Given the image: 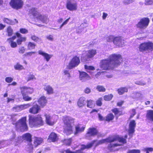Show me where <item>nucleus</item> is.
Here are the masks:
<instances>
[{
	"mask_svg": "<svg viewBox=\"0 0 153 153\" xmlns=\"http://www.w3.org/2000/svg\"><path fill=\"white\" fill-rule=\"evenodd\" d=\"M16 36L18 38L16 41L17 44L20 45L22 44L23 42L25 41L26 40V38L25 37H22L21 34L18 32H16Z\"/></svg>",
	"mask_w": 153,
	"mask_h": 153,
	"instance_id": "obj_21",
	"label": "nucleus"
},
{
	"mask_svg": "<svg viewBox=\"0 0 153 153\" xmlns=\"http://www.w3.org/2000/svg\"><path fill=\"white\" fill-rule=\"evenodd\" d=\"M59 139L57 134L54 132H51L49 135L48 140L50 142H57Z\"/></svg>",
	"mask_w": 153,
	"mask_h": 153,
	"instance_id": "obj_18",
	"label": "nucleus"
},
{
	"mask_svg": "<svg viewBox=\"0 0 153 153\" xmlns=\"http://www.w3.org/2000/svg\"><path fill=\"white\" fill-rule=\"evenodd\" d=\"M144 151L146 152V153H149L153 151V148L152 147H149L146 148L144 149Z\"/></svg>",
	"mask_w": 153,
	"mask_h": 153,
	"instance_id": "obj_53",
	"label": "nucleus"
},
{
	"mask_svg": "<svg viewBox=\"0 0 153 153\" xmlns=\"http://www.w3.org/2000/svg\"><path fill=\"white\" fill-rule=\"evenodd\" d=\"M19 31L22 34H25L28 33V30L25 28H20Z\"/></svg>",
	"mask_w": 153,
	"mask_h": 153,
	"instance_id": "obj_57",
	"label": "nucleus"
},
{
	"mask_svg": "<svg viewBox=\"0 0 153 153\" xmlns=\"http://www.w3.org/2000/svg\"><path fill=\"white\" fill-rule=\"evenodd\" d=\"M146 120L149 122H153V110H147L146 115Z\"/></svg>",
	"mask_w": 153,
	"mask_h": 153,
	"instance_id": "obj_20",
	"label": "nucleus"
},
{
	"mask_svg": "<svg viewBox=\"0 0 153 153\" xmlns=\"http://www.w3.org/2000/svg\"><path fill=\"white\" fill-rule=\"evenodd\" d=\"M117 91L119 95H122L125 92H128V89L126 87H122L118 89Z\"/></svg>",
	"mask_w": 153,
	"mask_h": 153,
	"instance_id": "obj_37",
	"label": "nucleus"
},
{
	"mask_svg": "<svg viewBox=\"0 0 153 153\" xmlns=\"http://www.w3.org/2000/svg\"><path fill=\"white\" fill-rule=\"evenodd\" d=\"M22 137L24 140L29 143H31L32 142V136L30 133H27L24 134L22 135Z\"/></svg>",
	"mask_w": 153,
	"mask_h": 153,
	"instance_id": "obj_25",
	"label": "nucleus"
},
{
	"mask_svg": "<svg viewBox=\"0 0 153 153\" xmlns=\"http://www.w3.org/2000/svg\"><path fill=\"white\" fill-rule=\"evenodd\" d=\"M99 132L97 127H91L89 128L86 132L85 137H86L95 136L98 135Z\"/></svg>",
	"mask_w": 153,
	"mask_h": 153,
	"instance_id": "obj_13",
	"label": "nucleus"
},
{
	"mask_svg": "<svg viewBox=\"0 0 153 153\" xmlns=\"http://www.w3.org/2000/svg\"><path fill=\"white\" fill-rule=\"evenodd\" d=\"M44 89L46 91L47 94H48L50 95L54 93L53 89L50 85H44Z\"/></svg>",
	"mask_w": 153,
	"mask_h": 153,
	"instance_id": "obj_31",
	"label": "nucleus"
},
{
	"mask_svg": "<svg viewBox=\"0 0 153 153\" xmlns=\"http://www.w3.org/2000/svg\"><path fill=\"white\" fill-rule=\"evenodd\" d=\"M45 120L47 124L49 126H52L56 123L55 121L52 120L51 117L49 115H46Z\"/></svg>",
	"mask_w": 153,
	"mask_h": 153,
	"instance_id": "obj_33",
	"label": "nucleus"
},
{
	"mask_svg": "<svg viewBox=\"0 0 153 153\" xmlns=\"http://www.w3.org/2000/svg\"><path fill=\"white\" fill-rule=\"evenodd\" d=\"M35 79H36V78L34 75L33 74H30L28 75V77L27 79V81L28 82Z\"/></svg>",
	"mask_w": 153,
	"mask_h": 153,
	"instance_id": "obj_49",
	"label": "nucleus"
},
{
	"mask_svg": "<svg viewBox=\"0 0 153 153\" xmlns=\"http://www.w3.org/2000/svg\"><path fill=\"white\" fill-rule=\"evenodd\" d=\"M72 139L71 138L64 139L62 140L61 142L64 145L67 146H70L72 142Z\"/></svg>",
	"mask_w": 153,
	"mask_h": 153,
	"instance_id": "obj_38",
	"label": "nucleus"
},
{
	"mask_svg": "<svg viewBox=\"0 0 153 153\" xmlns=\"http://www.w3.org/2000/svg\"><path fill=\"white\" fill-rule=\"evenodd\" d=\"M13 80V78L11 77H7L5 79V81L7 83H10Z\"/></svg>",
	"mask_w": 153,
	"mask_h": 153,
	"instance_id": "obj_54",
	"label": "nucleus"
},
{
	"mask_svg": "<svg viewBox=\"0 0 153 153\" xmlns=\"http://www.w3.org/2000/svg\"><path fill=\"white\" fill-rule=\"evenodd\" d=\"M64 133L67 135H69L73 132L72 123H74V119L71 117L65 116L63 118Z\"/></svg>",
	"mask_w": 153,
	"mask_h": 153,
	"instance_id": "obj_4",
	"label": "nucleus"
},
{
	"mask_svg": "<svg viewBox=\"0 0 153 153\" xmlns=\"http://www.w3.org/2000/svg\"><path fill=\"white\" fill-rule=\"evenodd\" d=\"M138 48L140 52L152 51H153V42L151 41L143 42L139 45Z\"/></svg>",
	"mask_w": 153,
	"mask_h": 153,
	"instance_id": "obj_7",
	"label": "nucleus"
},
{
	"mask_svg": "<svg viewBox=\"0 0 153 153\" xmlns=\"http://www.w3.org/2000/svg\"><path fill=\"white\" fill-rule=\"evenodd\" d=\"M113 97V95L112 94H110L105 95L103 98L105 101H109L112 99Z\"/></svg>",
	"mask_w": 153,
	"mask_h": 153,
	"instance_id": "obj_41",
	"label": "nucleus"
},
{
	"mask_svg": "<svg viewBox=\"0 0 153 153\" xmlns=\"http://www.w3.org/2000/svg\"><path fill=\"white\" fill-rule=\"evenodd\" d=\"M127 135H125L124 137H120L119 135H114L108 137L105 139L100 140L97 143L95 146L104 143L105 142L111 143L118 141L119 143L122 144H125L126 143V139L127 138Z\"/></svg>",
	"mask_w": 153,
	"mask_h": 153,
	"instance_id": "obj_2",
	"label": "nucleus"
},
{
	"mask_svg": "<svg viewBox=\"0 0 153 153\" xmlns=\"http://www.w3.org/2000/svg\"><path fill=\"white\" fill-rule=\"evenodd\" d=\"M150 22V19L148 17H144L141 19L136 25L137 28L140 29H146L148 26Z\"/></svg>",
	"mask_w": 153,
	"mask_h": 153,
	"instance_id": "obj_9",
	"label": "nucleus"
},
{
	"mask_svg": "<svg viewBox=\"0 0 153 153\" xmlns=\"http://www.w3.org/2000/svg\"><path fill=\"white\" fill-rule=\"evenodd\" d=\"M16 130L24 132L28 130V127L27 123V117L25 116L21 117L15 123Z\"/></svg>",
	"mask_w": 153,
	"mask_h": 153,
	"instance_id": "obj_5",
	"label": "nucleus"
},
{
	"mask_svg": "<svg viewBox=\"0 0 153 153\" xmlns=\"http://www.w3.org/2000/svg\"><path fill=\"white\" fill-rule=\"evenodd\" d=\"M79 77L81 80L88 79L90 78V76L85 72L79 71Z\"/></svg>",
	"mask_w": 153,
	"mask_h": 153,
	"instance_id": "obj_28",
	"label": "nucleus"
},
{
	"mask_svg": "<svg viewBox=\"0 0 153 153\" xmlns=\"http://www.w3.org/2000/svg\"><path fill=\"white\" fill-rule=\"evenodd\" d=\"M124 41L122 36H115L113 43L116 46L119 47L122 45V41Z\"/></svg>",
	"mask_w": 153,
	"mask_h": 153,
	"instance_id": "obj_17",
	"label": "nucleus"
},
{
	"mask_svg": "<svg viewBox=\"0 0 153 153\" xmlns=\"http://www.w3.org/2000/svg\"><path fill=\"white\" fill-rule=\"evenodd\" d=\"M104 71H99L95 75V76L97 78H98L100 76L101 74L104 73Z\"/></svg>",
	"mask_w": 153,
	"mask_h": 153,
	"instance_id": "obj_61",
	"label": "nucleus"
},
{
	"mask_svg": "<svg viewBox=\"0 0 153 153\" xmlns=\"http://www.w3.org/2000/svg\"><path fill=\"white\" fill-rule=\"evenodd\" d=\"M140 151L139 149H132L129 151V153H140Z\"/></svg>",
	"mask_w": 153,
	"mask_h": 153,
	"instance_id": "obj_56",
	"label": "nucleus"
},
{
	"mask_svg": "<svg viewBox=\"0 0 153 153\" xmlns=\"http://www.w3.org/2000/svg\"><path fill=\"white\" fill-rule=\"evenodd\" d=\"M4 22L8 24H10L11 22V21L10 20L7 18H4Z\"/></svg>",
	"mask_w": 153,
	"mask_h": 153,
	"instance_id": "obj_62",
	"label": "nucleus"
},
{
	"mask_svg": "<svg viewBox=\"0 0 153 153\" xmlns=\"http://www.w3.org/2000/svg\"><path fill=\"white\" fill-rule=\"evenodd\" d=\"M31 105L30 103L22 105L19 106V107L22 110L27 109L31 106Z\"/></svg>",
	"mask_w": 153,
	"mask_h": 153,
	"instance_id": "obj_43",
	"label": "nucleus"
},
{
	"mask_svg": "<svg viewBox=\"0 0 153 153\" xmlns=\"http://www.w3.org/2000/svg\"><path fill=\"white\" fill-rule=\"evenodd\" d=\"M85 68L87 70L94 71L95 69V68L92 66H88L87 65H84Z\"/></svg>",
	"mask_w": 153,
	"mask_h": 153,
	"instance_id": "obj_48",
	"label": "nucleus"
},
{
	"mask_svg": "<svg viewBox=\"0 0 153 153\" xmlns=\"http://www.w3.org/2000/svg\"><path fill=\"white\" fill-rule=\"evenodd\" d=\"M98 117L99 120L101 121H105V118L103 117L100 114H98Z\"/></svg>",
	"mask_w": 153,
	"mask_h": 153,
	"instance_id": "obj_59",
	"label": "nucleus"
},
{
	"mask_svg": "<svg viewBox=\"0 0 153 153\" xmlns=\"http://www.w3.org/2000/svg\"><path fill=\"white\" fill-rule=\"evenodd\" d=\"M16 38V36H14L8 38L7 39V41L12 48H14L17 46L16 42L14 41Z\"/></svg>",
	"mask_w": 153,
	"mask_h": 153,
	"instance_id": "obj_19",
	"label": "nucleus"
},
{
	"mask_svg": "<svg viewBox=\"0 0 153 153\" xmlns=\"http://www.w3.org/2000/svg\"><path fill=\"white\" fill-rule=\"evenodd\" d=\"M87 106L90 108H92L95 106V104L94 100L90 99L86 100Z\"/></svg>",
	"mask_w": 153,
	"mask_h": 153,
	"instance_id": "obj_36",
	"label": "nucleus"
},
{
	"mask_svg": "<svg viewBox=\"0 0 153 153\" xmlns=\"http://www.w3.org/2000/svg\"><path fill=\"white\" fill-rule=\"evenodd\" d=\"M41 110V108L37 104H36L31 107L29 110V112L33 114H36Z\"/></svg>",
	"mask_w": 153,
	"mask_h": 153,
	"instance_id": "obj_16",
	"label": "nucleus"
},
{
	"mask_svg": "<svg viewBox=\"0 0 153 153\" xmlns=\"http://www.w3.org/2000/svg\"><path fill=\"white\" fill-rule=\"evenodd\" d=\"M66 7L70 11L76 10L78 8L77 4L75 0H67Z\"/></svg>",
	"mask_w": 153,
	"mask_h": 153,
	"instance_id": "obj_12",
	"label": "nucleus"
},
{
	"mask_svg": "<svg viewBox=\"0 0 153 153\" xmlns=\"http://www.w3.org/2000/svg\"><path fill=\"white\" fill-rule=\"evenodd\" d=\"M70 18H71L70 17H69L65 20L60 26V28H61L63 26L66 25L67 23L69 20L70 19Z\"/></svg>",
	"mask_w": 153,
	"mask_h": 153,
	"instance_id": "obj_58",
	"label": "nucleus"
},
{
	"mask_svg": "<svg viewBox=\"0 0 153 153\" xmlns=\"http://www.w3.org/2000/svg\"><path fill=\"white\" fill-rule=\"evenodd\" d=\"M136 125V123L134 120H132L130 122L129 125L128 134L131 137L132 136L133 134L135 131V128Z\"/></svg>",
	"mask_w": 153,
	"mask_h": 153,
	"instance_id": "obj_15",
	"label": "nucleus"
},
{
	"mask_svg": "<svg viewBox=\"0 0 153 153\" xmlns=\"http://www.w3.org/2000/svg\"><path fill=\"white\" fill-rule=\"evenodd\" d=\"M91 92V90L88 88H86L84 90V92L87 94H88Z\"/></svg>",
	"mask_w": 153,
	"mask_h": 153,
	"instance_id": "obj_64",
	"label": "nucleus"
},
{
	"mask_svg": "<svg viewBox=\"0 0 153 153\" xmlns=\"http://www.w3.org/2000/svg\"><path fill=\"white\" fill-rule=\"evenodd\" d=\"M124 101L123 100H121L119 101L117 103V105L119 107H121L123 104Z\"/></svg>",
	"mask_w": 153,
	"mask_h": 153,
	"instance_id": "obj_60",
	"label": "nucleus"
},
{
	"mask_svg": "<svg viewBox=\"0 0 153 153\" xmlns=\"http://www.w3.org/2000/svg\"><path fill=\"white\" fill-rule=\"evenodd\" d=\"M28 147L31 150H33V145L32 143V142L31 143H29L28 144Z\"/></svg>",
	"mask_w": 153,
	"mask_h": 153,
	"instance_id": "obj_63",
	"label": "nucleus"
},
{
	"mask_svg": "<svg viewBox=\"0 0 153 153\" xmlns=\"http://www.w3.org/2000/svg\"><path fill=\"white\" fill-rule=\"evenodd\" d=\"M28 117L29 125L30 127H40L45 124L41 114H39L35 116L29 115Z\"/></svg>",
	"mask_w": 153,
	"mask_h": 153,
	"instance_id": "obj_3",
	"label": "nucleus"
},
{
	"mask_svg": "<svg viewBox=\"0 0 153 153\" xmlns=\"http://www.w3.org/2000/svg\"><path fill=\"white\" fill-rule=\"evenodd\" d=\"M111 111L114 113L116 117H118L123 114L122 111L120 110L119 108H113L111 109Z\"/></svg>",
	"mask_w": 153,
	"mask_h": 153,
	"instance_id": "obj_29",
	"label": "nucleus"
},
{
	"mask_svg": "<svg viewBox=\"0 0 153 153\" xmlns=\"http://www.w3.org/2000/svg\"><path fill=\"white\" fill-rule=\"evenodd\" d=\"M86 103V98L83 97H80L78 100L77 105L79 107H83Z\"/></svg>",
	"mask_w": 153,
	"mask_h": 153,
	"instance_id": "obj_23",
	"label": "nucleus"
},
{
	"mask_svg": "<svg viewBox=\"0 0 153 153\" xmlns=\"http://www.w3.org/2000/svg\"><path fill=\"white\" fill-rule=\"evenodd\" d=\"M14 69L16 70H21L25 69L23 66L20 65L19 63H17L14 66Z\"/></svg>",
	"mask_w": 153,
	"mask_h": 153,
	"instance_id": "obj_42",
	"label": "nucleus"
},
{
	"mask_svg": "<svg viewBox=\"0 0 153 153\" xmlns=\"http://www.w3.org/2000/svg\"><path fill=\"white\" fill-rule=\"evenodd\" d=\"M103 99L101 97L99 98L96 101V103L97 106H101L102 105V101Z\"/></svg>",
	"mask_w": 153,
	"mask_h": 153,
	"instance_id": "obj_45",
	"label": "nucleus"
},
{
	"mask_svg": "<svg viewBox=\"0 0 153 153\" xmlns=\"http://www.w3.org/2000/svg\"><path fill=\"white\" fill-rule=\"evenodd\" d=\"M9 4L12 8L18 10L22 8L24 2L22 0H10Z\"/></svg>",
	"mask_w": 153,
	"mask_h": 153,
	"instance_id": "obj_11",
	"label": "nucleus"
},
{
	"mask_svg": "<svg viewBox=\"0 0 153 153\" xmlns=\"http://www.w3.org/2000/svg\"><path fill=\"white\" fill-rule=\"evenodd\" d=\"M37 102L40 107L43 108L47 105L48 103L47 98L45 96L42 95L37 100Z\"/></svg>",
	"mask_w": 153,
	"mask_h": 153,
	"instance_id": "obj_14",
	"label": "nucleus"
},
{
	"mask_svg": "<svg viewBox=\"0 0 153 153\" xmlns=\"http://www.w3.org/2000/svg\"><path fill=\"white\" fill-rule=\"evenodd\" d=\"M97 141V140H94L92 141L91 143H88L86 145L87 149H89L91 148L93 146V144Z\"/></svg>",
	"mask_w": 153,
	"mask_h": 153,
	"instance_id": "obj_47",
	"label": "nucleus"
},
{
	"mask_svg": "<svg viewBox=\"0 0 153 153\" xmlns=\"http://www.w3.org/2000/svg\"><path fill=\"white\" fill-rule=\"evenodd\" d=\"M145 4L146 5H153V0H145Z\"/></svg>",
	"mask_w": 153,
	"mask_h": 153,
	"instance_id": "obj_51",
	"label": "nucleus"
},
{
	"mask_svg": "<svg viewBox=\"0 0 153 153\" xmlns=\"http://www.w3.org/2000/svg\"><path fill=\"white\" fill-rule=\"evenodd\" d=\"M35 139L33 142V146L35 148L37 147L41 144L43 141V138L40 137H34Z\"/></svg>",
	"mask_w": 153,
	"mask_h": 153,
	"instance_id": "obj_22",
	"label": "nucleus"
},
{
	"mask_svg": "<svg viewBox=\"0 0 153 153\" xmlns=\"http://www.w3.org/2000/svg\"><path fill=\"white\" fill-rule=\"evenodd\" d=\"M38 20H39L43 23L47 24L49 21V19L48 16L45 15H42L41 14L37 17Z\"/></svg>",
	"mask_w": 153,
	"mask_h": 153,
	"instance_id": "obj_24",
	"label": "nucleus"
},
{
	"mask_svg": "<svg viewBox=\"0 0 153 153\" xmlns=\"http://www.w3.org/2000/svg\"><path fill=\"white\" fill-rule=\"evenodd\" d=\"M80 63V60L79 57L74 56L70 61L68 65L67 66V68L71 69L77 67Z\"/></svg>",
	"mask_w": 153,
	"mask_h": 153,
	"instance_id": "obj_10",
	"label": "nucleus"
},
{
	"mask_svg": "<svg viewBox=\"0 0 153 153\" xmlns=\"http://www.w3.org/2000/svg\"><path fill=\"white\" fill-rule=\"evenodd\" d=\"M38 53L39 54L43 56L47 62H48L52 56V55L45 53L41 50L38 51Z\"/></svg>",
	"mask_w": 153,
	"mask_h": 153,
	"instance_id": "obj_30",
	"label": "nucleus"
},
{
	"mask_svg": "<svg viewBox=\"0 0 153 153\" xmlns=\"http://www.w3.org/2000/svg\"><path fill=\"white\" fill-rule=\"evenodd\" d=\"M29 13L31 14L34 18L37 19V17L39 16L40 13L37 10V9L34 7L30 9L29 10Z\"/></svg>",
	"mask_w": 153,
	"mask_h": 153,
	"instance_id": "obj_32",
	"label": "nucleus"
},
{
	"mask_svg": "<svg viewBox=\"0 0 153 153\" xmlns=\"http://www.w3.org/2000/svg\"><path fill=\"white\" fill-rule=\"evenodd\" d=\"M61 152V153H84L80 149L75 151H72L69 149L62 151Z\"/></svg>",
	"mask_w": 153,
	"mask_h": 153,
	"instance_id": "obj_34",
	"label": "nucleus"
},
{
	"mask_svg": "<svg viewBox=\"0 0 153 153\" xmlns=\"http://www.w3.org/2000/svg\"><path fill=\"white\" fill-rule=\"evenodd\" d=\"M121 145V144L118 143H111L108 146L107 149L110 152H114L118 151V149H115L114 148L117 146H120Z\"/></svg>",
	"mask_w": 153,
	"mask_h": 153,
	"instance_id": "obj_27",
	"label": "nucleus"
},
{
	"mask_svg": "<svg viewBox=\"0 0 153 153\" xmlns=\"http://www.w3.org/2000/svg\"><path fill=\"white\" fill-rule=\"evenodd\" d=\"M115 36L113 35H110L108 36L106 38L107 41L108 42H113V41Z\"/></svg>",
	"mask_w": 153,
	"mask_h": 153,
	"instance_id": "obj_46",
	"label": "nucleus"
},
{
	"mask_svg": "<svg viewBox=\"0 0 153 153\" xmlns=\"http://www.w3.org/2000/svg\"><path fill=\"white\" fill-rule=\"evenodd\" d=\"M6 31L8 36H11L13 34V30L11 26H8L7 27Z\"/></svg>",
	"mask_w": 153,
	"mask_h": 153,
	"instance_id": "obj_39",
	"label": "nucleus"
},
{
	"mask_svg": "<svg viewBox=\"0 0 153 153\" xmlns=\"http://www.w3.org/2000/svg\"><path fill=\"white\" fill-rule=\"evenodd\" d=\"M31 38L33 41L35 42L38 41L40 39L38 37L35 35L32 36L31 37Z\"/></svg>",
	"mask_w": 153,
	"mask_h": 153,
	"instance_id": "obj_52",
	"label": "nucleus"
},
{
	"mask_svg": "<svg viewBox=\"0 0 153 153\" xmlns=\"http://www.w3.org/2000/svg\"><path fill=\"white\" fill-rule=\"evenodd\" d=\"M131 113L129 117L130 119H131L133 118L134 116L136 114V110L134 108L132 109L131 110Z\"/></svg>",
	"mask_w": 153,
	"mask_h": 153,
	"instance_id": "obj_50",
	"label": "nucleus"
},
{
	"mask_svg": "<svg viewBox=\"0 0 153 153\" xmlns=\"http://www.w3.org/2000/svg\"><path fill=\"white\" fill-rule=\"evenodd\" d=\"M36 46V45L34 43L29 42L27 45V49L29 50L33 49L35 48Z\"/></svg>",
	"mask_w": 153,
	"mask_h": 153,
	"instance_id": "obj_40",
	"label": "nucleus"
},
{
	"mask_svg": "<svg viewBox=\"0 0 153 153\" xmlns=\"http://www.w3.org/2000/svg\"><path fill=\"white\" fill-rule=\"evenodd\" d=\"M97 54L96 50L91 49L87 51L82 54L81 59L82 61L86 62L90 59L93 58Z\"/></svg>",
	"mask_w": 153,
	"mask_h": 153,
	"instance_id": "obj_8",
	"label": "nucleus"
},
{
	"mask_svg": "<svg viewBox=\"0 0 153 153\" xmlns=\"http://www.w3.org/2000/svg\"><path fill=\"white\" fill-rule=\"evenodd\" d=\"M114 118V116L112 113L107 114L105 117V121L108 122H112Z\"/></svg>",
	"mask_w": 153,
	"mask_h": 153,
	"instance_id": "obj_35",
	"label": "nucleus"
},
{
	"mask_svg": "<svg viewBox=\"0 0 153 153\" xmlns=\"http://www.w3.org/2000/svg\"><path fill=\"white\" fill-rule=\"evenodd\" d=\"M122 57L120 54L114 53L110 55L108 59L102 60L100 62V67L103 70H108L113 69L119 66L121 63Z\"/></svg>",
	"mask_w": 153,
	"mask_h": 153,
	"instance_id": "obj_1",
	"label": "nucleus"
},
{
	"mask_svg": "<svg viewBox=\"0 0 153 153\" xmlns=\"http://www.w3.org/2000/svg\"><path fill=\"white\" fill-rule=\"evenodd\" d=\"M20 92L22 96V98L25 101H30L32 100V98L27 95V94H31L34 91V89L31 87L26 86L20 87Z\"/></svg>",
	"mask_w": 153,
	"mask_h": 153,
	"instance_id": "obj_6",
	"label": "nucleus"
},
{
	"mask_svg": "<svg viewBox=\"0 0 153 153\" xmlns=\"http://www.w3.org/2000/svg\"><path fill=\"white\" fill-rule=\"evenodd\" d=\"M81 126V124H78L75 126V131L74 133L75 134L82 132L84 131L85 127L84 126Z\"/></svg>",
	"mask_w": 153,
	"mask_h": 153,
	"instance_id": "obj_26",
	"label": "nucleus"
},
{
	"mask_svg": "<svg viewBox=\"0 0 153 153\" xmlns=\"http://www.w3.org/2000/svg\"><path fill=\"white\" fill-rule=\"evenodd\" d=\"M25 49L24 47L20 48L19 49V52L21 54L23 53L25 51Z\"/></svg>",
	"mask_w": 153,
	"mask_h": 153,
	"instance_id": "obj_55",
	"label": "nucleus"
},
{
	"mask_svg": "<svg viewBox=\"0 0 153 153\" xmlns=\"http://www.w3.org/2000/svg\"><path fill=\"white\" fill-rule=\"evenodd\" d=\"M96 89L99 92H104L106 91V89L104 87L100 85H97L96 87Z\"/></svg>",
	"mask_w": 153,
	"mask_h": 153,
	"instance_id": "obj_44",
	"label": "nucleus"
}]
</instances>
